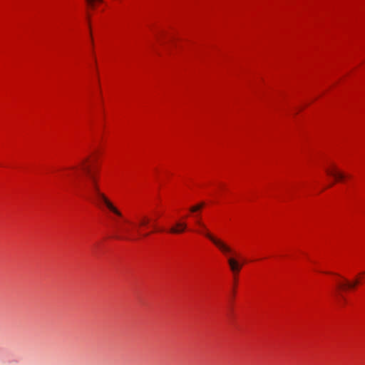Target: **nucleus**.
<instances>
[{"label":"nucleus","instance_id":"f257e3e1","mask_svg":"<svg viewBox=\"0 0 365 365\" xmlns=\"http://www.w3.org/2000/svg\"><path fill=\"white\" fill-rule=\"evenodd\" d=\"M72 170H80L86 177V187L91 193L94 202L100 207L105 206L108 210L116 216L121 217L122 213L117 209L108 197L101 192L98 184L97 172L92 168L89 163V158H86L81 160L76 167L71 168Z\"/></svg>","mask_w":365,"mask_h":365},{"label":"nucleus","instance_id":"f03ea898","mask_svg":"<svg viewBox=\"0 0 365 365\" xmlns=\"http://www.w3.org/2000/svg\"><path fill=\"white\" fill-rule=\"evenodd\" d=\"M196 223L202 228V231L200 232L202 235H204L207 238H208L218 249L222 254H229L232 252V248L227 245L222 240L218 239L213 236L207 229L205 224H203L200 219L197 217Z\"/></svg>","mask_w":365,"mask_h":365},{"label":"nucleus","instance_id":"7ed1b4c3","mask_svg":"<svg viewBox=\"0 0 365 365\" xmlns=\"http://www.w3.org/2000/svg\"><path fill=\"white\" fill-rule=\"evenodd\" d=\"M232 253V251L229 254H224L225 256L227 257V262L230 265V269L232 272H238L241 269V264L240 262L236 260L235 259L229 257L230 254Z\"/></svg>","mask_w":365,"mask_h":365},{"label":"nucleus","instance_id":"20e7f679","mask_svg":"<svg viewBox=\"0 0 365 365\" xmlns=\"http://www.w3.org/2000/svg\"><path fill=\"white\" fill-rule=\"evenodd\" d=\"M187 229V224L182 222H177L175 226L170 227L169 232L172 234H181Z\"/></svg>","mask_w":365,"mask_h":365},{"label":"nucleus","instance_id":"39448f33","mask_svg":"<svg viewBox=\"0 0 365 365\" xmlns=\"http://www.w3.org/2000/svg\"><path fill=\"white\" fill-rule=\"evenodd\" d=\"M361 283L359 279H356L354 282H351L345 279L344 284H339L338 288L340 289H354Z\"/></svg>","mask_w":365,"mask_h":365},{"label":"nucleus","instance_id":"423d86ee","mask_svg":"<svg viewBox=\"0 0 365 365\" xmlns=\"http://www.w3.org/2000/svg\"><path fill=\"white\" fill-rule=\"evenodd\" d=\"M327 173L328 175L334 176L339 180H342L345 178V175L343 173L337 172L335 169L333 171L327 170Z\"/></svg>","mask_w":365,"mask_h":365},{"label":"nucleus","instance_id":"0eeeda50","mask_svg":"<svg viewBox=\"0 0 365 365\" xmlns=\"http://www.w3.org/2000/svg\"><path fill=\"white\" fill-rule=\"evenodd\" d=\"M205 204L203 202L199 203L195 206H192L190 208V211L191 212H195L197 211H199L204 207Z\"/></svg>","mask_w":365,"mask_h":365},{"label":"nucleus","instance_id":"6e6552de","mask_svg":"<svg viewBox=\"0 0 365 365\" xmlns=\"http://www.w3.org/2000/svg\"><path fill=\"white\" fill-rule=\"evenodd\" d=\"M149 223V219L147 217H143L139 222V227L146 226Z\"/></svg>","mask_w":365,"mask_h":365},{"label":"nucleus","instance_id":"1a4fd4ad","mask_svg":"<svg viewBox=\"0 0 365 365\" xmlns=\"http://www.w3.org/2000/svg\"><path fill=\"white\" fill-rule=\"evenodd\" d=\"M86 1L91 6H93L94 1L102 2L103 0H86Z\"/></svg>","mask_w":365,"mask_h":365},{"label":"nucleus","instance_id":"9d476101","mask_svg":"<svg viewBox=\"0 0 365 365\" xmlns=\"http://www.w3.org/2000/svg\"><path fill=\"white\" fill-rule=\"evenodd\" d=\"M116 238H119V239H125V240H128L129 238L126 236H123V235H117L116 236Z\"/></svg>","mask_w":365,"mask_h":365},{"label":"nucleus","instance_id":"9b49d317","mask_svg":"<svg viewBox=\"0 0 365 365\" xmlns=\"http://www.w3.org/2000/svg\"><path fill=\"white\" fill-rule=\"evenodd\" d=\"M148 235H149V233H145V234H143L142 236H143V237H147V236H148Z\"/></svg>","mask_w":365,"mask_h":365},{"label":"nucleus","instance_id":"f8f14e48","mask_svg":"<svg viewBox=\"0 0 365 365\" xmlns=\"http://www.w3.org/2000/svg\"><path fill=\"white\" fill-rule=\"evenodd\" d=\"M155 231H158V232H160V231H163V230H158V229H156Z\"/></svg>","mask_w":365,"mask_h":365},{"label":"nucleus","instance_id":"ddd939ff","mask_svg":"<svg viewBox=\"0 0 365 365\" xmlns=\"http://www.w3.org/2000/svg\"><path fill=\"white\" fill-rule=\"evenodd\" d=\"M117 230H118L119 232L120 231V229L117 227Z\"/></svg>","mask_w":365,"mask_h":365},{"label":"nucleus","instance_id":"4468645a","mask_svg":"<svg viewBox=\"0 0 365 365\" xmlns=\"http://www.w3.org/2000/svg\"><path fill=\"white\" fill-rule=\"evenodd\" d=\"M362 274H365V272H363Z\"/></svg>","mask_w":365,"mask_h":365}]
</instances>
